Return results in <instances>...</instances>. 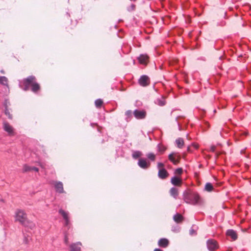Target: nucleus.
<instances>
[{"label": "nucleus", "mask_w": 251, "mask_h": 251, "mask_svg": "<svg viewBox=\"0 0 251 251\" xmlns=\"http://www.w3.org/2000/svg\"><path fill=\"white\" fill-rule=\"evenodd\" d=\"M207 249L210 251H214L218 248L217 242L213 239H209L206 242Z\"/></svg>", "instance_id": "20e7f679"}, {"label": "nucleus", "mask_w": 251, "mask_h": 251, "mask_svg": "<svg viewBox=\"0 0 251 251\" xmlns=\"http://www.w3.org/2000/svg\"><path fill=\"white\" fill-rule=\"evenodd\" d=\"M9 103H10L9 101L7 100H5L4 103L5 109H6V105L8 107V104H9Z\"/></svg>", "instance_id": "f704fd0d"}, {"label": "nucleus", "mask_w": 251, "mask_h": 251, "mask_svg": "<svg viewBox=\"0 0 251 251\" xmlns=\"http://www.w3.org/2000/svg\"><path fill=\"white\" fill-rule=\"evenodd\" d=\"M32 171V167L28 166L26 165H25L23 168V172H26Z\"/></svg>", "instance_id": "bb28decb"}, {"label": "nucleus", "mask_w": 251, "mask_h": 251, "mask_svg": "<svg viewBox=\"0 0 251 251\" xmlns=\"http://www.w3.org/2000/svg\"><path fill=\"white\" fill-rule=\"evenodd\" d=\"M195 234H196V231H195L194 229H191L190 230V235H193Z\"/></svg>", "instance_id": "c9c22d12"}, {"label": "nucleus", "mask_w": 251, "mask_h": 251, "mask_svg": "<svg viewBox=\"0 0 251 251\" xmlns=\"http://www.w3.org/2000/svg\"><path fill=\"white\" fill-rule=\"evenodd\" d=\"M2 125L4 130L7 132L9 136H14L15 135V129L9 123L6 121H3Z\"/></svg>", "instance_id": "7ed1b4c3"}, {"label": "nucleus", "mask_w": 251, "mask_h": 251, "mask_svg": "<svg viewBox=\"0 0 251 251\" xmlns=\"http://www.w3.org/2000/svg\"><path fill=\"white\" fill-rule=\"evenodd\" d=\"M154 251H163L162 250L159 249H155Z\"/></svg>", "instance_id": "c03bdc74"}, {"label": "nucleus", "mask_w": 251, "mask_h": 251, "mask_svg": "<svg viewBox=\"0 0 251 251\" xmlns=\"http://www.w3.org/2000/svg\"><path fill=\"white\" fill-rule=\"evenodd\" d=\"M23 84L24 85V87L23 88L24 90L25 91L28 90L29 86L28 84H26L25 83V81L24 80H23Z\"/></svg>", "instance_id": "7c9ffc66"}, {"label": "nucleus", "mask_w": 251, "mask_h": 251, "mask_svg": "<svg viewBox=\"0 0 251 251\" xmlns=\"http://www.w3.org/2000/svg\"><path fill=\"white\" fill-rule=\"evenodd\" d=\"M95 105L98 108H100L103 104V101L101 99H98L95 100Z\"/></svg>", "instance_id": "a878e982"}, {"label": "nucleus", "mask_w": 251, "mask_h": 251, "mask_svg": "<svg viewBox=\"0 0 251 251\" xmlns=\"http://www.w3.org/2000/svg\"><path fill=\"white\" fill-rule=\"evenodd\" d=\"M175 143L176 146L179 148H182L184 145V140L181 138L176 139Z\"/></svg>", "instance_id": "dca6fc26"}, {"label": "nucleus", "mask_w": 251, "mask_h": 251, "mask_svg": "<svg viewBox=\"0 0 251 251\" xmlns=\"http://www.w3.org/2000/svg\"><path fill=\"white\" fill-rule=\"evenodd\" d=\"M64 242L66 244H68V238L67 236V235H65V240H64Z\"/></svg>", "instance_id": "e433bc0d"}, {"label": "nucleus", "mask_w": 251, "mask_h": 251, "mask_svg": "<svg viewBox=\"0 0 251 251\" xmlns=\"http://www.w3.org/2000/svg\"><path fill=\"white\" fill-rule=\"evenodd\" d=\"M148 157H155V155L154 154H150Z\"/></svg>", "instance_id": "a18cd8bd"}, {"label": "nucleus", "mask_w": 251, "mask_h": 251, "mask_svg": "<svg viewBox=\"0 0 251 251\" xmlns=\"http://www.w3.org/2000/svg\"><path fill=\"white\" fill-rule=\"evenodd\" d=\"M132 111H131V110H128V111H127L126 112V113H125L127 117H128V118H130V117H131V116H132Z\"/></svg>", "instance_id": "473e14b6"}, {"label": "nucleus", "mask_w": 251, "mask_h": 251, "mask_svg": "<svg viewBox=\"0 0 251 251\" xmlns=\"http://www.w3.org/2000/svg\"><path fill=\"white\" fill-rule=\"evenodd\" d=\"M176 154L174 152H172L169 154L168 157H174V156H176Z\"/></svg>", "instance_id": "ea45409f"}, {"label": "nucleus", "mask_w": 251, "mask_h": 251, "mask_svg": "<svg viewBox=\"0 0 251 251\" xmlns=\"http://www.w3.org/2000/svg\"><path fill=\"white\" fill-rule=\"evenodd\" d=\"M50 184H54L55 189L57 192L59 193H64L63 183L60 181H53L50 182Z\"/></svg>", "instance_id": "39448f33"}, {"label": "nucleus", "mask_w": 251, "mask_h": 251, "mask_svg": "<svg viewBox=\"0 0 251 251\" xmlns=\"http://www.w3.org/2000/svg\"><path fill=\"white\" fill-rule=\"evenodd\" d=\"M215 147L214 146H212L211 147V149H210V150L212 151H215Z\"/></svg>", "instance_id": "79ce46f5"}, {"label": "nucleus", "mask_w": 251, "mask_h": 251, "mask_svg": "<svg viewBox=\"0 0 251 251\" xmlns=\"http://www.w3.org/2000/svg\"><path fill=\"white\" fill-rule=\"evenodd\" d=\"M190 147H188V148H187V150H188V151H190Z\"/></svg>", "instance_id": "de8ad7c7"}, {"label": "nucleus", "mask_w": 251, "mask_h": 251, "mask_svg": "<svg viewBox=\"0 0 251 251\" xmlns=\"http://www.w3.org/2000/svg\"><path fill=\"white\" fill-rule=\"evenodd\" d=\"M178 158H174V157H172V158H169V159H170V160H171V161L173 163H174L175 164H176L179 162Z\"/></svg>", "instance_id": "c756f323"}, {"label": "nucleus", "mask_w": 251, "mask_h": 251, "mask_svg": "<svg viewBox=\"0 0 251 251\" xmlns=\"http://www.w3.org/2000/svg\"><path fill=\"white\" fill-rule=\"evenodd\" d=\"M8 79L5 76H0V83L8 86Z\"/></svg>", "instance_id": "412c9836"}, {"label": "nucleus", "mask_w": 251, "mask_h": 251, "mask_svg": "<svg viewBox=\"0 0 251 251\" xmlns=\"http://www.w3.org/2000/svg\"><path fill=\"white\" fill-rule=\"evenodd\" d=\"M65 225L66 226H68V225H69V219H67V220H65Z\"/></svg>", "instance_id": "4c0bfd02"}, {"label": "nucleus", "mask_w": 251, "mask_h": 251, "mask_svg": "<svg viewBox=\"0 0 251 251\" xmlns=\"http://www.w3.org/2000/svg\"><path fill=\"white\" fill-rule=\"evenodd\" d=\"M158 245L162 248H166L169 245V240L166 238H161L158 242Z\"/></svg>", "instance_id": "ddd939ff"}, {"label": "nucleus", "mask_w": 251, "mask_h": 251, "mask_svg": "<svg viewBox=\"0 0 251 251\" xmlns=\"http://www.w3.org/2000/svg\"><path fill=\"white\" fill-rule=\"evenodd\" d=\"M166 148L165 147H164V146L160 145V144L158 145L157 146V151L159 152V154H158V155H161L163 154V153L166 151Z\"/></svg>", "instance_id": "6ab92c4d"}, {"label": "nucleus", "mask_w": 251, "mask_h": 251, "mask_svg": "<svg viewBox=\"0 0 251 251\" xmlns=\"http://www.w3.org/2000/svg\"><path fill=\"white\" fill-rule=\"evenodd\" d=\"M16 220L19 222L23 226H27L28 222L26 218V213L23 210L18 209L16 212Z\"/></svg>", "instance_id": "f03ea898"}, {"label": "nucleus", "mask_w": 251, "mask_h": 251, "mask_svg": "<svg viewBox=\"0 0 251 251\" xmlns=\"http://www.w3.org/2000/svg\"><path fill=\"white\" fill-rule=\"evenodd\" d=\"M38 170H39L38 168L35 167H32V171L38 172Z\"/></svg>", "instance_id": "a19ab883"}, {"label": "nucleus", "mask_w": 251, "mask_h": 251, "mask_svg": "<svg viewBox=\"0 0 251 251\" xmlns=\"http://www.w3.org/2000/svg\"><path fill=\"white\" fill-rule=\"evenodd\" d=\"M27 226H25L29 227L30 229H32L35 226V225L31 222L28 221V222L26 223Z\"/></svg>", "instance_id": "c85d7f7f"}, {"label": "nucleus", "mask_w": 251, "mask_h": 251, "mask_svg": "<svg viewBox=\"0 0 251 251\" xmlns=\"http://www.w3.org/2000/svg\"><path fill=\"white\" fill-rule=\"evenodd\" d=\"M193 146H194V148H195V149H198V147H199V146H198L197 144H194V145H193Z\"/></svg>", "instance_id": "37998d69"}, {"label": "nucleus", "mask_w": 251, "mask_h": 251, "mask_svg": "<svg viewBox=\"0 0 251 251\" xmlns=\"http://www.w3.org/2000/svg\"><path fill=\"white\" fill-rule=\"evenodd\" d=\"M82 244L80 242L73 243L70 246V251H81Z\"/></svg>", "instance_id": "9b49d317"}, {"label": "nucleus", "mask_w": 251, "mask_h": 251, "mask_svg": "<svg viewBox=\"0 0 251 251\" xmlns=\"http://www.w3.org/2000/svg\"><path fill=\"white\" fill-rule=\"evenodd\" d=\"M170 194L172 196H173L174 198L176 199L177 196H178V192L177 189L175 187H173L171 189Z\"/></svg>", "instance_id": "aec40b11"}, {"label": "nucleus", "mask_w": 251, "mask_h": 251, "mask_svg": "<svg viewBox=\"0 0 251 251\" xmlns=\"http://www.w3.org/2000/svg\"><path fill=\"white\" fill-rule=\"evenodd\" d=\"M171 182L174 185H179L181 183V179L175 176L171 178Z\"/></svg>", "instance_id": "2eb2a0df"}, {"label": "nucleus", "mask_w": 251, "mask_h": 251, "mask_svg": "<svg viewBox=\"0 0 251 251\" xmlns=\"http://www.w3.org/2000/svg\"><path fill=\"white\" fill-rule=\"evenodd\" d=\"M175 173L176 175H181L182 173V169L181 168H177L175 170Z\"/></svg>", "instance_id": "2f4dec72"}, {"label": "nucleus", "mask_w": 251, "mask_h": 251, "mask_svg": "<svg viewBox=\"0 0 251 251\" xmlns=\"http://www.w3.org/2000/svg\"><path fill=\"white\" fill-rule=\"evenodd\" d=\"M142 155H143V154H142V153L141 151H135L133 153L132 157H140V156H141Z\"/></svg>", "instance_id": "cd10ccee"}, {"label": "nucleus", "mask_w": 251, "mask_h": 251, "mask_svg": "<svg viewBox=\"0 0 251 251\" xmlns=\"http://www.w3.org/2000/svg\"><path fill=\"white\" fill-rule=\"evenodd\" d=\"M138 165L142 169H146L150 167V162H147L145 159L143 158H139L138 161Z\"/></svg>", "instance_id": "6e6552de"}, {"label": "nucleus", "mask_w": 251, "mask_h": 251, "mask_svg": "<svg viewBox=\"0 0 251 251\" xmlns=\"http://www.w3.org/2000/svg\"><path fill=\"white\" fill-rule=\"evenodd\" d=\"M213 189V185L210 183H207L205 186V190L208 192H211Z\"/></svg>", "instance_id": "393cba45"}, {"label": "nucleus", "mask_w": 251, "mask_h": 251, "mask_svg": "<svg viewBox=\"0 0 251 251\" xmlns=\"http://www.w3.org/2000/svg\"><path fill=\"white\" fill-rule=\"evenodd\" d=\"M59 213L62 216L64 220L69 219L68 213L64 211L63 210L60 209L59 210Z\"/></svg>", "instance_id": "4be33fe9"}, {"label": "nucleus", "mask_w": 251, "mask_h": 251, "mask_svg": "<svg viewBox=\"0 0 251 251\" xmlns=\"http://www.w3.org/2000/svg\"><path fill=\"white\" fill-rule=\"evenodd\" d=\"M0 72H1L2 74H4V71H3V70H1V71H0Z\"/></svg>", "instance_id": "49530a36"}, {"label": "nucleus", "mask_w": 251, "mask_h": 251, "mask_svg": "<svg viewBox=\"0 0 251 251\" xmlns=\"http://www.w3.org/2000/svg\"><path fill=\"white\" fill-rule=\"evenodd\" d=\"M164 164L163 163L159 162L157 164V167L158 169L159 170L161 168H164Z\"/></svg>", "instance_id": "72a5a7b5"}, {"label": "nucleus", "mask_w": 251, "mask_h": 251, "mask_svg": "<svg viewBox=\"0 0 251 251\" xmlns=\"http://www.w3.org/2000/svg\"><path fill=\"white\" fill-rule=\"evenodd\" d=\"M183 199L186 202L195 205L199 202L200 197L197 193L185 191Z\"/></svg>", "instance_id": "f257e3e1"}, {"label": "nucleus", "mask_w": 251, "mask_h": 251, "mask_svg": "<svg viewBox=\"0 0 251 251\" xmlns=\"http://www.w3.org/2000/svg\"><path fill=\"white\" fill-rule=\"evenodd\" d=\"M139 83L142 86H147L150 84V78L147 75H142L139 79Z\"/></svg>", "instance_id": "0eeeda50"}, {"label": "nucleus", "mask_w": 251, "mask_h": 251, "mask_svg": "<svg viewBox=\"0 0 251 251\" xmlns=\"http://www.w3.org/2000/svg\"><path fill=\"white\" fill-rule=\"evenodd\" d=\"M152 159V160H154V157H152V158H151Z\"/></svg>", "instance_id": "09e8293b"}, {"label": "nucleus", "mask_w": 251, "mask_h": 251, "mask_svg": "<svg viewBox=\"0 0 251 251\" xmlns=\"http://www.w3.org/2000/svg\"><path fill=\"white\" fill-rule=\"evenodd\" d=\"M24 242L25 244H27L28 243V239H27V237H25Z\"/></svg>", "instance_id": "58836bf2"}, {"label": "nucleus", "mask_w": 251, "mask_h": 251, "mask_svg": "<svg viewBox=\"0 0 251 251\" xmlns=\"http://www.w3.org/2000/svg\"><path fill=\"white\" fill-rule=\"evenodd\" d=\"M138 59L140 64L146 65L149 62V57L147 54H141Z\"/></svg>", "instance_id": "9d476101"}, {"label": "nucleus", "mask_w": 251, "mask_h": 251, "mask_svg": "<svg viewBox=\"0 0 251 251\" xmlns=\"http://www.w3.org/2000/svg\"><path fill=\"white\" fill-rule=\"evenodd\" d=\"M169 174L164 168H161L159 170L158 176L161 179H165L168 177Z\"/></svg>", "instance_id": "f8f14e48"}, {"label": "nucleus", "mask_w": 251, "mask_h": 251, "mask_svg": "<svg viewBox=\"0 0 251 251\" xmlns=\"http://www.w3.org/2000/svg\"><path fill=\"white\" fill-rule=\"evenodd\" d=\"M4 113L10 120H12L13 119L12 114L11 113L10 110L8 109L6 105V109L4 111Z\"/></svg>", "instance_id": "5701e85b"}, {"label": "nucleus", "mask_w": 251, "mask_h": 251, "mask_svg": "<svg viewBox=\"0 0 251 251\" xmlns=\"http://www.w3.org/2000/svg\"><path fill=\"white\" fill-rule=\"evenodd\" d=\"M26 84H28L29 86H32L36 82V78L34 76H29L27 78L24 79Z\"/></svg>", "instance_id": "1a4fd4ad"}, {"label": "nucleus", "mask_w": 251, "mask_h": 251, "mask_svg": "<svg viewBox=\"0 0 251 251\" xmlns=\"http://www.w3.org/2000/svg\"><path fill=\"white\" fill-rule=\"evenodd\" d=\"M226 234L227 236L230 237L233 240H235L237 238L236 232L232 229L227 230Z\"/></svg>", "instance_id": "4468645a"}, {"label": "nucleus", "mask_w": 251, "mask_h": 251, "mask_svg": "<svg viewBox=\"0 0 251 251\" xmlns=\"http://www.w3.org/2000/svg\"><path fill=\"white\" fill-rule=\"evenodd\" d=\"M40 85L38 82H36L32 86H31V90L34 93H38L40 91Z\"/></svg>", "instance_id": "f3484780"}, {"label": "nucleus", "mask_w": 251, "mask_h": 251, "mask_svg": "<svg viewBox=\"0 0 251 251\" xmlns=\"http://www.w3.org/2000/svg\"><path fill=\"white\" fill-rule=\"evenodd\" d=\"M174 220L177 223L181 222L183 219V216L179 214H176L173 217Z\"/></svg>", "instance_id": "a211bd4d"}, {"label": "nucleus", "mask_w": 251, "mask_h": 251, "mask_svg": "<svg viewBox=\"0 0 251 251\" xmlns=\"http://www.w3.org/2000/svg\"><path fill=\"white\" fill-rule=\"evenodd\" d=\"M135 117L137 119H143L146 116V112L145 110H135L133 112Z\"/></svg>", "instance_id": "423d86ee"}, {"label": "nucleus", "mask_w": 251, "mask_h": 251, "mask_svg": "<svg viewBox=\"0 0 251 251\" xmlns=\"http://www.w3.org/2000/svg\"><path fill=\"white\" fill-rule=\"evenodd\" d=\"M156 103L161 106H164L166 104V101H165V100H164V98H162L161 99H158L156 100Z\"/></svg>", "instance_id": "b1692460"}]
</instances>
